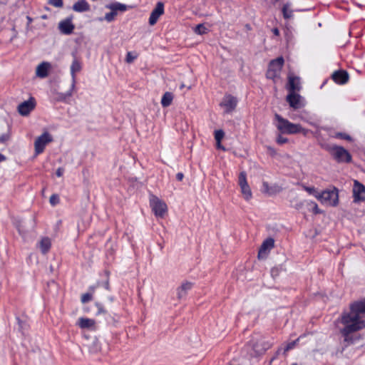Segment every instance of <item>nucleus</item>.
Wrapping results in <instances>:
<instances>
[{
	"label": "nucleus",
	"instance_id": "obj_26",
	"mask_svg": "<svg viewBox=\"0 0 365 365\" xmlns=\"http://www.w3.org/2000/svg\"><path fill=\"white\" fill-rule=\"evenodd\" d=\"M241 192L246 200H249L252 197V192L249 185L241 186Z\"/></svg>",
	"mask_w": 365,
	"mask_h": 365
},
{
	"label": "nucleus",
	"instance_id": "obj_46",
	"mask_svg": "<svg viewBox=\"0 0 365 365\" xmlns=\"http://www.w3.org/2000/svg\"><path fill=\"white\" fill-rule=\"evenodd\" d=\"M267 150H268L269 153L271 155H276V154H277L276 150H275L274 148H272V147H268V148H267Z\"/></svg>",
	"mask_w": 365,
	"mask_h": 365
},
{
	"label": "nucleus",
	"instance_id": "obj_14",
	"mask_svg": "<svg viewBox=\"0 0 365 365\" xmlns=\"http://www.w3.org/2000/svg\"><path fill=\"white\" fill-rule=\"evenodd\" d=\"M51 68V63L43 61L37 66L36 68V76L40 78H45L48 76Z\"/></svg>",
	"mask_w": 365,
	"mask_h": 365
},
{
	"label": "nucleus",
	"instance_id": "obj_11",
	"mask_svg": "<svg viewBox=\"0 0 365 365\" xmlns=\"http://www.w3.org/2000/svg\"><path fill=\"white\" fill-rule=\"evenodd\" d=\"M287 101L294 109H299L304 105L302 97L295 92L289 93L287 96Z\"/></svg>",
	"mask_w": 365,
	"mask_h": 365
},
{
	"label": "nucleus",
	"instance_id": "obj_8",
	"mask_svg": "<svg viewBox=\"0 0 365 365\" xmlns=\"http://www.w3.org/2000/svg\"><path fill=\"white\" fill-rule=\"evenodd\" d=\"M352 192L354 203L365 202V186L356 180H354Z\"/></svg>",
	"mask_w": 365,
	"mask_h": 365
},
{
	"label": "nucleus",
	"instance_id": "obj_21",
	"mask_svg": "<svg viewBox=\"0 0 365 365\" xmlns=\"http://www.w3.org/2000/svg\"><path fill=\"white\" fill-rule=\"evenodd\" d=\"M288 81V89L289 93L295 92L300 89V81L298 77L289 76Z\"/></svg>",
	"mask_w": 365,
	"mask_h": 365
},
{
	"label": "nucleus",
	"instance_id": "obj_13",
	"mask_svg": "<svg viewBox=\"0 0 365 365\" xmlns=\"http://www.w3.org/2000/svg\"><path fill=\"white\" fill-rule=\"evenodd\" d=\"M164 13V4L163 2H158L155 9L152 11L150 18H149V24L151 26L155 25L158 19L161 15Z\"/></svg>",
	"mask_w": 365,
	"mask_h": 365
},
{
	"label": "nucleus",
	"instance_id": "obj_47",
	"mask_svg": "<svg viewBox=\"0 0 365 365\" xmlns=\"http://www.w3.org/2000/svg\"><path fill=\"white\" fill-rule=\"evenodd\" d=\"M184 178V175L182 173H178L176 175V179L179 181H181Z\"/></svg>",
	"mask_w": 365,
	"mask_h": 365
},
{
	"label": "nucleus",
	"instance_id": "obj_5",
	"mask_svg": "<svg viewBox=\"0 0 365 365\" xmlns=\"http://www.w3.org/2000/svg\"><path fill=\"white\" fill-rule=\"evenodd\" d=\"M53 141L52 135L47 131L39 135L34 142L35 155H38L44 151L46 146Z\"/></svg>",
	"mask_w": 365,
	"mask_h": 365
},
{
	"label": "nucleus",
	"instance_id": "obj_32",
	"mask_svg": "<svg viewBox=\"0 0 365 365\" xmlns=\"http://www.w3.org/2000/svg\"><path fill=\"white\" fill-rule=\"evenodd\" d=\"M195 31L197 34H204L207 32V29L203 26V24H198L195 27Z\"/></svg>",
	"mask_w": 365,
	"mask_h": 365
},
{
	"label": "nucleus",
	"instance_id": "obj_39",
	"mask_svg": "<svg viewBox=\"0 0 365 365\" xmlns=\"http://www.w3.org/2000/svg\"><path fill=\"white\" fill-rule=\"evenodd\" d=\"M276 142L279 145H282L288 142V139L287 138L283 137L281 134H279L277 137Z\"/></svg>",
	"mask_w": 365,
	"mask_h": 365
},
{
	"label": "nucleus",
	"instance_id": "obj_50",
	"mask_svg": "<svg viewBox=\"0 0 365 365\" xmlns=\"http://www.w3.org/2000/svg\"><path fill=\"white\" fill-rule=\"evenodd\" d=\"M95 289H96L95 287H89V290L91 291L90 293H92V294H93L94 293V292H95Z\"/></svg>",
	"mask_w": 365,
	"mask_h": 365
},
{
	"label": "nucleus",
	"instance_id": "obj_20",
	"mask_svg": "<svg viewBox=\"0 0 365 365\" xmlns=\"http://www.w3.org/2000/svg\"><path fill=\"white\" fill-rule=\"evenodd\" d=\"M82 69V63L80 60L74 57L70 67L71 78H76V74Z\"/></svg>",
	"mask_w": 365,
	"mask_h": 365
},
{
	"label": "nucleus",
	"instance_id": "obj_10",
	"mask_svg": "<svg viewBox=\"0 0 365 365\" xmlns=\"http://www.w3.org/2000/svg\"><path fill=\"white\" fill-rule=\"evenodd\" d=\"M36 101L33 97L28 101H25L18 106V112L23 116L28 115L35 108Z\"/></svg>",
	"mask_w": 365,
	"mask_h": 365
},
{
	"label": "nucleus",
	"instance_id": "obj_37",
	"mask_svg": "<svg viewBox=\"0 0 365 365\" xmlns=\"http://www.w3.org/2000/svg\"><path fill=\"white\" fill-rule=\"evenodd\" d=\"M92 293H85L81 296V302L85 304L92 299Z\"/></svg>",
	"mask_w": 365,
	"mask_h": 365
},
{
	"label": "nucleus",
	"instance_id": "obj_4",
	"mask_svg": "<svg viewBox=\"0 0 365 365\" xmlns=\"http://www.w3.org/2000/svg\"><path fill=\"white\" fill-rule=\"evenodd\" d=\"M317 200L325 205L336 206L339 202L338 190L336 188L324 190L317 195Z\"/></svg>",
	"mask_w": 365,
	"mask_h": 365
},
{
	"label": "nucleus",
	"instance_id": "obj_51",
	"mask_svg": "<svg viewBox=\"0 0 365 365\" xmlns=\"http://www.w3.org/2000/svg\"><path fill=\"white\" fill-rule=\"evenodd\" d=\"M217 148L219 149L225 150V148L221 145V142L220 143V144L217 143Z\"/></svg>",
	"mask_w": 365,
	"mask_h": 365
},
{
	"label": "nucleus",
	"instance_id": "obj_23",
	"mask_svg": "<svg viewBox=\"0 0 365 365\" xmlns=\"http://www.w3.org/2000/svg\"><path fill=\"white\" fill-rule=\"evenodd\" d=\"M106 8L110 9L111 11H114L115 13H117L118 11H125L127 9V6L125 4L119 3V2H115L108 5H106Z\"/></svg>",
	"mask_w": 365,
	"mask_h": 365
},
{
	"label": "nucleus",
	"instance_id": "obj_28",
	"mask_svg": "<svg viewBox=\"0 0 365 365\" xmlns=\"http://www.w3.org/2000/svg\"><path fill=\"white\" fill-rule=\"evenodd\" d=\"M238 183L240 187L248 185L247 181V175L245 171H242L240 173Z\"/></svg>",
	"mask_w": 365,
	"mask_h": 365
},
{
	"label": "nucleus",
	"instance_id": "obj_44",
	"mask_svg": "<svg viewBox=\"0 0 365 365\" xmlns=\"http://www.w3.org/2000/svg\"><path fill=\"white\" fill-rule=\"evenodd\" d=\"M96 306H97L98 309V312H97L98 314H102V313L105 312V311L103 309V307H102V305L101 304L96 303Z\"/></svg>",
	"mask_w": 365,
	"mask_h": 365
},
{
	"label": "nucleus",
	"instance_id": "obj_3",
	"mask_svg": "<svg viewBox=\"0 0 365 365\" xmlns=\"http://www.w3.org/2000/svg\"><path fill=\"white\" fill-rule=\"evenodd\" d=\"M283 64L284 58L282 57H278L271 61L266 73L267 78L274 82L279 79Z\"/></svg>",
	"mask_w": 365,
	"mask_h": 365
},
{
	"label": "nucleus",
	"instance_id": "obj_24",
	"mask_svg": "<svg viewBox=\"0 0 365 365\" xmlns=\"http://www.w3.org/2000/svg\"><path fill=\"white\" fill-rule=\"evenodd\" d=\"M173 100V95L170 92H165L162 97L161 104L163 107L169 106Z\"/></svg>",
	"mask_w": 365,
	"mask_h": 365
},
{
	"label": "nucleus",
	"instance_id": "obj_30",
	"mask_svg": "<svg viewBox=\"0 0 365 365\" xmlns=\"http://www.w3.org/2000/svg\"><path fill=\"white\" fill-rule=\"evenodd\" d=\"M304 189L310 195H314L317 199V195H319L314 187L304 186Z\"/></svg>",
	"mask_w": 365,
	"mask_h": 365
},
{
	"label": "nucleus",
	"instance_id": "obj_49",
	"mask_svg": "<svg viewBox=\"0 0 365 365\" xmlns=\"http://www.w3.org/2000/svg\"><path fill=\"white\" fill-rule=\"evenodd\" d=\"M8 137L6 135H3L0 138V142H4L7 140Z\"/></svg>",
	"mask_w": 365,
	"mask_h": 365
},
{
	"label": "nucleus",
	"instance_id": "obj_48",
	"mask_svg": "<svg viewBox=\"0 0 365 365\" xmlns=\"http://www.w3.org/2000/svg\"><path fill=\"white\" fill-rule=\"evenodd\" d=\"M272 31H273L274 34L276 36H278L279 34V31L278 29H277V28H274L272 30Z\"/></svg>",
	"mask_w": 365,
	"mask_h": 365
},
{
	"label": "nucleus",
	"instance_id": "obj_18",
	"mask_svg": "<svg viewBox=\"0 0 365 365\" xmlns=\"http://www.w3.org/2000/svg\"><path fill=\"white\" fill-rule=\"evenodd\" d=\"M91 9L89 4L86 0H78L72 6V9L76 12L88 11Z\"/></svg>",
	"mask_w": 365,
	"mask_h": 365
},
{
	"label": "nucleus",
	"instance_id": "obj_19",
	"mask_svg": "<svg viewBox=\"0 0 365 365\" xmlns=\"http://www.w3.org/2000/svg\"><path fill=\"white\" fill-rule=\"evenodd\" d=\"M192 287V283L190 282H184L177 289V295L178 299H182L185 297L189 290Z\"/></svg>",
	"mask_w": 365,
	"mask_h": 365
},
{
	"label": "nucleus",
	"instance_id": "obj_31",
	"mask_svg": "<svg viewBox=\"0 0 365 365\" xmlns=\"http://www.w3.org/2000/svg\"><path fill=\"white\" fill-rule=\"evenodd\" d=\"M334 137L336 138L344 139L348 141H352V138L349 135L344 133H336Z\"/></svg>",
	"mask_w": 365,
	"mask_h": 365
},
{
	"label": "nucleus",
	"instance_id": "obj_2",
	"mask_svg": "<svg viewBox=\"0 0 365 365\" xmlns=\"http://www.w3.org/2000/svg\"><path fill=\"white\" fill-rule=\"evenodd\" d=\"M274 118L277 120L276 126L282 133L296 134L302 130V128L299 124L292 123L288 120L283 118L279 114H275Z\"/></svg>",
	"mask_w": 365,
	"mask_h": 365
},
{
	"label": "nucleus",
	"instance_id": "obj_55",
	"mask_svg": "<svg viewBox=\"0 0 365 365\" xmlns=\"http://www.w3.org/2000/svg\"><path fill=\"white\" fill-rule=\"evenodd\" d=\"M28 18V21H31V19L30 17H27Z\"/></svg>",
	"mask_w": 365,
	"mask_h": 365
},
{
	"label": "nucleus",
	"instance_id": "obj_7",
	"mask_svg": "<svg viewBox=\"0 0 365 365\" xmlns=\"http://www.w3.org/2000/svg\"><path fill=\"white\" fill-rule=\"evenodd\" d=\"M150 205L154 214L157 217H163L167 212V205L157 197L152 196L150 200Z\"/></svg>",
	"mask_w": 365,
	"mask_h": 365
},
{
	"label": "nucleus",
	"instance_id": "obj_27",
	"mask_svg": "<svg viewBox=\"0 0 365 365\" xmlns=\"http://www.w3.org/2000/svg\"><path fill=\"white\" fill-rule=\"evenodd\" d=\"M16 227L19 231V233L22 236L23 238H26V235L27 233V230L25 229L24 222H19L18 224L16 225Z\"/></svg>",
	"mask_w": 365,
	"mask_h": 365
},
{
	"label": "nucleus",
	"instance_id": "obj_33",
	"mask_svg": "<svg viewBox=\"0 0 365 365\" xmlns=\"http://www.w3.org/2000/svg\"><path fill=\"white\" fill-rule=\"evenodd\" d=\"M116 15L117 13H115L114 11H111L110 12L106 14L104 19L108 22H110L114 20Z\"/></svg>",
	"mask_w": 365,
	"mask_h": 365
},
{
	"label": "nucleus",
	"instance_id": "obj_56",
	"mask_svg": "<svg viewBox=\"0 0 365 365\" xmlns=\"http://www.w3.org/2000/svg\"><path fill=\"white\" fill-rule=\"evenodd\" d=\"M106 289H108V283L106 284Z\"/></svg>",
	"mask_w": 365,
	"mask_h": 365
},
{
	"label": "nucleus",
	"instance_id": "obj_29",
	"mask_svg": "<svg viewBox=\"0 0 365 365\" xmlns=\"http://www.w3.org/2000/svg\"><path fill=\"white\" fill-rule=\"evenodd\" d=\"M225 133L222 130H217L215 131V139L217 144H220L222 138H224Z\"/></svg>",
	"mask_w": 365,
	"mask_h": 365
},
{
	"label": "nucleus",
	"instance_id": "obj_17",
	"mask_svg": "<svg viewBox=\"0 0 365 365\" xmlns=\"http://www.w3.org/2000/svg\"><path fill=\"white\" fill-rule=\"evenodd\" d=\"M77 325L81 329H94L96 321L93 319L81 317L78 319Z\"/></svg>",
	"mask_w": 365,
	"mask_h": 365
},
{
	"label": "nucleus",
	"instance_id": "obj_41",
	"mask_svg": "<svg viewBox=\"0 0 365 365\" xmlns=\"http://www.w3.org/2000/svg\"><path fill=\"white\" fill-rule=\"evenodd\" d=\"M73 92H72L71 91L68 90L66 93L61 94V96H62L61 99L62 100H66L67 98L71 97L72 95H73Z\"/></svg>",
	"mask_w": 365,
	"mask_h": 365
},
{
	"label": "nucleus",
	"instance_id": "obj_54",
	"mask_svg": "<svg viewBox=\"0 0 365 365\" xmlns=\"http://www.w3.org/2000/svg\"><path fill=\"white\" fill-rule=\"evenodd\" d=\"M16 319L18 320L19 324L20 325L21 321H20L19 318H17Z\"/></svg>",
	"mask_w": 365,
	"mask_h": 365
},
{
	"label": "nucleus",
	"instance_id": "obj_42",
	"mask_svg": "<svg viewBox=\"0 0 365 365\" xmlns=\"http://www.w3.org/2000/svg\"><path fill=\"white\" fill-rule=\"evenodd\" d=\"M262 189L264 190V192H267V193H269V184L267 182H263L262 183Z\"/></svg>",
	"mask_w": 365,
	"mask_h": 365
},
{
	"label": "nucleus",
	"instance_id": "obj_43",
	"mask_svg": "<svg viewBox=\"0 0 365 365\" xmlns=\"http://www.w3.org/2000/svg\"><path fill=\"white\" fill-rule=\"evenodd\" d=\"M76 83V78H71V85L69 90L71 91L72 92H73V91L75 90Z\"/></svg>",
	"mask_w": 365,
	"mask_h": 365
},
{
	"label": "nucleus",
	"instance_id": "obj_9",
	"mask_svg": "<svg viewBox=\"0 0 365 365\" xmlns=\"http://www.w3.org/2000/svg\"><path fill=\"white\" fill-rule=\"evenodd\" d=\"M237 103V100L235 97L231 95H226L222 98L220 106L224 108L225 113H229L235 109Z\"/></svg>",
	"mask_w": 365,
	"mask_h": 365
},
{
	"label": "nucleus",
	"instance_id": "obj_35",
	"mask_svg": "<svg viewBox=\"0 0 365 365\" xmlns=\"http://www.w3.org/2000/svg\"><path fill=\"white\" fill-rule=\"evenodd\" d=\"M298 341H299V339L287 343L284 348V351L287 352V351L294 349L295 347L296 344H297Z\"/></svg>",
	"mask_w": 365,
	"mask_h": 365
},
{
	"label": "nucleus",
	"instance_id": "obj_16",
	"mask_svg": "<svg viewBox=\"0 0 365 365\" xmlns=\"http://www.w3.org/2000/svg\"><path fill=\"white\" fill-rule=\"evenodd\" d=\"M332 79L338 84H344L349 80V74L345 71H337L332 74Z\"/></svg>",
	"mask_w": 365,
	"mask_h": 365
},
{
	"label": "nucleus",
	"instance_id": "obj_36",
	"mask_svg": "<svg viewBox=\"0 0 365 365\" xmlns=\"http://www.w3.org/2000/svg\"><path fill=\"white\" fill-rule=\"evenodd\" d=\"M137 58L136 54H133L132 52L129 51L126 54V58L125 61L127 63H132L135 58Z\"/></svg>",
	"mask_w": 365,
	"mask_h": 365
},
{
	"label": "nucleus",
	"instance_id": "obj_1",
	"mask_svg": "<svg viewBox=\"0 0 365 365\" xmlns=\"http://www.w3.org/2000/svg\"><path fill=\"white\" fill-rule=\"evenodd\" d=\"M339 322L343 325L340 332L345 346L359 340V336L352 334L365 329V298L350 304L349 309L341 313Z\"/></svg>",
	"mask_w": 365,
	"mask_h": 365
},
{
	"label": "nucleus",
	"instance_id": "obj_12",
	"mask_svg": "<svg viewBox=\"0 0 365 365\" xmlns=\"http://www.w3.org/2000/svg\"><path fill=\"white\" fill-rule=\"evenodd\" d=\"M274 241L272 238L266 239L260 246V248L258 252V258H266L270 250L274 247Z\"/></svg>",
	"mask_w": 365,
	"mask_h": 365
},
{
	"label": "nucleus",
	"instance_id": "obj_34",
	"mask_svg": "<svg viewBox=\"0 0 365 365\" xmlns=\"http://www.w3.org/2000/svg\"><path fill=\"white\" fill-rule=\"evenodd\" d=\"M49 202L52 206H55L59 202V197L56 194H53L50 197Z\"/></svg>",
	"mask_w": 365,
	"mask_h": 365
},
{
	"label": "nucleus",
	"instance_id": "obj_57",
	"mask_svg": "<svg viewBox=\"0 0 365 365\" xmlns=\"http://www.w3.org/2000/svg\"><path fill=\"white\" fill-rule=\"evenodd\" d=\"M292 365H297V363H293Z\"/></svg>",
	"mask_w": 365,
	"mask_h": 365
},
{
	"label": "nucleus",
	"instance_id": "obj_45",
	"mask_svg": "<svg viewBox=\"0 0 365 365\" xmlns=\"http://www.w3.org/2000/svg\"><path fill=\"white\" fill-rule=\"evenodd\" d=\"M64 170L61 168H58L56 172V175L58 177H61L63 174Z\"/></svg>",
	"mask_w": 365,
	"mask_h": 365
},
{
	"label": "nucleus",
	"instance_id": "obj_6",
	"mask_svg": "<svg viewBox=\"0 0 365 365\" xmlns=\"http://www.w3.org/2000/svg\"><path fill=\"white\" fill-rule=\"evenodd\" d=\"M330 153L338 163H349L351 160L350 153L341 146L334 145L331 147Z\"/></svg>",
	"mask_w": 365,
	"mask_h": 365
},
{
	"label": "nucleus",
	"instance_id": "obj_53",
	"mask_svg": "<svg viewBox=\"0 0 365 365\" xmlns=\"http://www.w3.org/2000/svg\"><path fill=\"white\" fill-rule=\"evenodd\" d=\"M274 272H275V269H272V274H273L274 273Z\"/></svg>",
	"mask_w": 365,
	"mask_h": 365
},
{
	"label": "nucleus",
	"instance_id": "obj_25",
	"mask_svg": "<svg viewBox=\"0 0 365 365\" xmlns=\"http://www.w3.org/2000/svg\"><path fill=\"white\" fill-rule=\"evenodd\" d=\"M282 14L286 19H291L293 16V10L291 9V4L289 3H287L283 6Z\"/></svg>",
	"mask_w": 365,
	"mask_h": 365
},
{
	"label": "nucleus",
	"instance_id": "obj_15",
	"mask_svg": "<svg viewBox=\"0 0 365 365\" xmlns=\"http://www.w3.org/2000/svg\"><path fill=\"white\" fill-rule=\"evenodd\" d=\"M72 17H68L58 24V29L62 34L69 35L73 33L75 26L72 23Z\"/></svg>",
	"mask_w": 365,
	"mask_h": 365
},
{
	"label": "nucleus",
	"instance_id": "obj_38",
	"mask_svg": "<svg viewBox=\"0 0 365 365\" xmlns=\"http://www.w3.org/2000/svg\"><path fill=\"white\" fill-rule=\"evenodd\" d=\"M48 4L55 7L60 8L63 6V0H48Z\"/></svg>",
	"mask_w": 365,
	"mask_h": 365
},
{
	"label": "nucleus",
	"instance_id": "obj_52",
	"mask_svg": "<svg viewBox=\"0 0 365 365\" xmlns=\"http://www.w3.org/2000/svg\"><path fill=\"white\" fill-rule=\"evenodd\" d=\"M4 160H5V157L3 155L0 154V162L3 161Z\"/></svg>",
	"mask_w": 365,
	"mask_h": 365
},
{
	"label": "nucleus",
	"instance_id": "obj_40",
	"mask_svg": "<svg viewBox=\"0 0 365 365\" xmlns=\"http://www.w3.org/2000/svg\"><path fill=\"white\" fill-rule=\"evenodd\" d=\"M309 204L312 207V212L314 214H319L321 212V210L316 202L311 201Z\"/></svg>",
	"mask_w": 365,
	"mask_h": 365
},
{
	"label": "nucleus",
	"instance_id": "obj_22",
	"mask_svg": "<svg viewBox=\"0 0 365 365\" xmlns=\"http://www.w3.org/2000/svg\"><path fill=\"white\" fill-rule=\"evenodd\" d=\"M51 246V240L47 237H43L38 243V247L41 250V252L44 255L49 251Z\"/></svg>",
	"mask_w": 365,
	"mask_h": 365
}]
</instances>
